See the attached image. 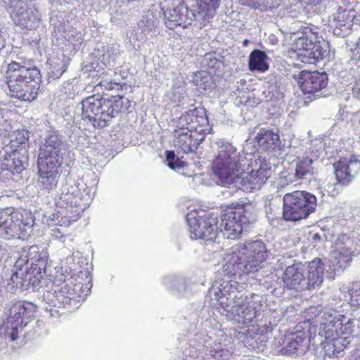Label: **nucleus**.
<instances>
[{"mask_svg":"<svg viewBox=\"0 0 360 360\" xmlns=\"http://www.w3.org/2000/svg\"><path fill=\"white\" fill-rule=\"evenodd\" d=\"M210 131L204 108H195L188 110L176 122L173 131L174 146L186 154L195 153Z\"/></svg>","mask_w":360,"mask_h":360,"instance_id":"obj_1","label":"nucleus"},{"mask_svg":"<svg viewBox=\"0 0 360 360\" xmlns=\"http://www.w3.org/2000/svg\"><path fill=\"white\" fill-rule=\"evenodd\" d=\"M89 290L86 287L83 290L81 283H76L70 278L60 287L56 285L51 291L44 294L42 307L51 316L58 317L65 312V309L72 311L78 308L79 303L85 300Z\"/></svg>","mask_w":360,"mask_h":360,"instance_id":"obj_2","label":"nucleus"},{"mask_svg":"<svg viewBox=\"0 0 360 360\" xmlns=\"http://www.w3.org/2000/svg\"><path fill=\"white\" fill-rule=\"evenodd\" d=\"M6 79L11 97L24 101H32L37 98L41 79L37 68L12 61L8 65Z\"/></svg>","mask_w":360,"mask_h":360,"instance_id":"obj_3","label":"nucleus"},{"mask_svg":"<svg viewBox=\"0 0 360 360\" xmlns=\"http://www.w3.org/2000/svg\"><path fill=\"white\" fill-rule=\"evenodd\" d=\"M127 98L120 96H102L93 95L82 101V116L89 120L94 127L103 128L122 111Z\"/></svg>","mask_w":360,"mask_h":360,"instance_id":"obj_4","label":"nucleus"},{"mask_svg":"<svg viewBox=\"0 0 360 360\" xmlns=\"http://www.w3.org/2000/svg\"><path fill=\"white\" fill-rule=\"evenodd\" d=\"M269 254L266 245L262 240L248 241L238 245L226 265L227 267L232 266L233 271H230V273L233 271L236 274L239 271L247 274L255 273L261 268Z\"/></svg>","mask_w":360,"mask_h":360,"instance_id":"obj_5","label":"nucleus"},{"mask_svg":"<svg viewBox=\"0 0 360 360\" xmlns=\"http://www.w3.org/2000/svg\"><path fill=\"white\" fill-rule=\"evenodd\" d=\"M247 162L245 155L238 152L233 145L228 143L222 144L212 164L218 184L230 188Z\"/></svg>","mask_w":360,"mask_h":360,"instance_id":"obj_6","label":"nucleus"},{"mask_svg":"<svg viewBox=\"0 0 360 360\" xmlns=\"http://www.w3.org/2000/svg\"><path fill=\"white\" fill-rule=\"evenodd\" d=\"M318 38L316 28L311 26H302L296 34L292 49L302 63L315 64L327 56V44H321Z\"/></svg>","mask_w":360,"mask_h":360,"instance_id":"obj_7","label":"nucleus"},{"mask_svg":"<svg viewBox=\"0 0 360 360\" xmlns=\"http://www.w3.org/2000/svg\"><path fill=\"white\" fill-rule=\"evenodd\" d=\"M29 132L26 129H19L11 135L10 146L5 148L6 155L1 163V170H7L12 174H19L27 165L28 159Z\"/></svg>","mask_w":360,"mask_h":360,"instance_id":"obj_8","label":"nucleus"},{"mask_svg":"<svg viewBox=\"0 0 360 360\" xmlns=\"http://www.w3.org/2000/svg\"><path fill=\"white\" fill-rule=\"evenodd\" d=\"M283 202V216L288 221H299L308 217L317 206L316 197L304 191L285 193Z\"/></svg>","mask_w":360,"mask_h":360,"instance_id":"obj_9","label":"nucleus"},{"mask_svg":"<svg viewBox=\"0 0 360 360\" xmlns=\"http://www.w3.org/2000/svg\"><path fill=\"white\" fill-rule=\"evenodd\" d=\"M250 210V207L244 206L224 210L220 223L224 236L231 240L239 238L243 231L255 220V215Z\"/></svg>","mask_w":360,"mask_h":360,"instance_id":"obj_10","label":"nucleus"},{"mask_svg":"<svg viewBox=\"0 0 360 360\" xmlns=\"http://www.w3.org/2000/svg\"><path fill=\"white\" fill-rule=\"evenodd\" d=\"M56 212L51 219L60 226L67 227L80 217L86 209V203L73 200V195L68 194V188H60L54 197Z\"/></svg>","mask_w":360,"mask_h":360,"instance_id":"obj_11","label":"nucleus"},{"mask_svg":"<svg viewBox=\"0 0 360 360\" xmlns=\"http://www.w3.org/2000/svg\"><path fill=\"white\" fill-rule=\"evenodd\" d=\"M324 146V143L319 139L312 141L310 147L305 151L304 155L296 160L294 169L288 174L289 181L294 182L313 178L316 172L315 165L322 155Z\"/></svg>","mask_w":360,"mask_h":360,"instance_id":"obj_12","label":"nucleus"},{"mask_svg":"<svg viewBox=\"0 0 360 360\" xmlns=\"http://www.w3.org/2000/svg\"><path fill=\"white\" fill-rule=\"evenodd\" d=\"M247 171L244 167L231 186L246 192L259 190L271 174V170L266 164H262L255 160L248 164Z\"/></svg>","mask_w":360,"mask_h":360,"instance_id":"obj_13","label":"nucleus"},{"mask_svg":"<svg viewBox=\"0 0 360 360\" xmlns=\"http://www.w3.org/2000/svg\"><path fill=\"white\" fill-rule=\"evenodd\" d=\"M34 224L32 213L27 210L13 212L0 210V236L6 239L21 238L23 232L31 228Z\"/></svg>","mask_w":360,"mask_h":360,"instance_id":"obj_14","label":"nucleus"},{"mask_svg":"<svg viewBox=\"0 0 360 360\" xmlns=\"http://www.w3.org/2000/svg\"><path fill=\"white\" fill-rule=\"evenodd\" d=\"M65 151L62 137L56 131L49 132L41 141L37 164L60 166Z\"/></svg>","mask_w":360,"mask_h":360,"instance_id":"obj_15","label":"nucleus"},{"mask_svg":"<svg viewBox=\"0 0 360 360\" xmlns=\"http://www.w3.org/2000/svg\"><path fill=\"white\" fill-rule=\"evenodd\" d=\"M2 4L10 12L16 25L27 30L37 28L40 24V14L37 9L29 8L22 0H2Z\"/></svg>","mask_w":360,"mask_h":360,"instance_id":"obj_16","label":"nucleus"},{"mask_svg":"<svg viewBox=\"0 0 360 360\" xmlns=\"http://www.w3.org/2000/svg\"><path fill=\"white\" fill-rule=\"evenodd\" d=\"M186 218L192 239L212 240L215 238L218 226L217 217L214 213L199 216L195 211H192Z\"/></svg>","mask_w":360,"mask_h":360,"instance_id":"obj_17","label":"nucleus"},{"mask_svg":"<svg viewBox=\"0 0 360 360\" xmlns=\"http://www.w3.org/2000/svg\"><path fill=\"white\" fill-rule=\"evenodd\" d=\"M238 294L239 296H234V304L231 311H228L230 315L226 316L229 319H235L238 322L242 321L244 324L250 323L259 315L261 304L258 302H250L247 295Z\"/></svg>","mask_w":360,"mask_h":360,"instance_id":"obj_18","label":"nucleus"},{"mask_svg":"<svg viewBox=\"0 0 360 360\" xmlns=\"http://www.w3.org/2000/svg\"><path fill=\"white\" fill-rule=\"evenodd\" d=\"M355 250L356 248L352 239L346 238L345 240H340L338 238L329 259L330 270L334 274L342 271L349 265Z\"/></svg>","mask_w":360,"mask_h":360,"instance_id":"obj_19","label":"nucleus"},{"mask_svg":"<svg viewBox=\"0 0 360 360\" xmlns=\"http://www.w3.org/2000/svg\"><path fill=\"white\" fill-rule=\"evenodd\" d=\"M319 324L318 334L324 337L328 342L334 340L340 334L339 328L341 321L337 319V311L333 309H326L319 313L316 321Z\"/></svg>","mask_w":360,"mask_h":360,"instance_id":"obj_20","label":"nucleus"},{"mask_svg":"<svg viewBox=\"0 0 360 360\" xmlns=\"http://www.w3.org/2000/svg\"><path fill=\"white\" fill-rule=\"evenodd\" d=\"M333 166L337 181L342 185L350 182L360 172V160L355 156L341 159Z\"/></svg>","mask_w":360,"mask_h":360,"instance_id":"obj_21","label":"nucleus"},{"mask_svg":"<svg viewBox=\"0 0 360 360\" xmlns=\"http://www.w3.org/2000/svg\"><path fill=\"white\" fill-rule=\"evenodd\" d=\"M328 75L318 71H302L298 83L304 94H313L324 89L328 84Z\"/></svg>","mask_w":360,"mask_h":360,"instance_id":"obj_22","label":"nucleus"},{"mask_svg":"<svg viewBox=\"0 0 360 360\" xmlns=\"http://www.w3.org/2000/svg\"><path fill=\"white\" fill-rule=\"evenodd\" d=\"M354 16L349 10L338 8L329 18L333 33L340 37H347L351 32Z\"/></svg>","mask_w":360,"mask_h":360,"instance_id":"obj_23","label":"nucleus"},{"mask_svg":"<svg viewBox=\"0 0 360 360\" xmlns=\"http://www.w3.org/2000/svg\"><path fill=\"white\" fill-rule=\"evenodd\" d=\"M304 267L300 263L288 266L283 274L284 286L288 289L305 290Z\"/></svg>","mask_w":360,"mask_h":360,"instance_id":"obj_24","label":"nucleus"},{"mask_svg":"<svg viewBox=\"0 0 360 360\" xmlns=\"http://www.w3.org/2000/svg\"><path fill=\"white\" fill-rule=\"evenodd\" d=\"M37 306L32 302H17L5 312V316L10 319L17 321L23 328L27 324L30 318L34 316Z\"/></svg>","mask_w":360,"mask_h":360,"instance_id":"obj_25","label":"nucleus"},{"mask_svg":"<svg viewBox=\"0 0 360 360\" xmlns=\"http://www.w3.org/2000/svg\"><path fill=\"white\" fill-rule=\"evenodd\" d=\"M236 288L230 281L222 283L215 282L210 288L209 294L212 299L217 300L222 307L229 305V301L233 300L234 296L239 295Z\"/></svg>","mask_w":360,"mask_h":360,"instance_id":"obj_26","label":"nucleus"},{"mask_svg":"<svg viewBox=\"0 0 360 360\" xmlns=\"http://www.w3.org/2000/svg\"><path fill=\"white\" fill-rule=\"evenodd\" d=\"M39 167V183L43 190L49 192L56 188L60 166L38 165Z\"/></svg>","mask_w":360,"mask_h":360,"instance_id":"obj_27","label":"nucleus"},{"mask_svg":"<svg viewBox=\"0 0 360 360\" xmlns=\"http://www.w3.org/2000/svg\"><path fill=\"white\" fill-rule=\"evenodd\" d=\"M68 188V194L73 195V200L82 203H86L88 207L90 201L93 198V187L86 185L83 179H79L77 181L66 182L61 188Z\"/></svg>","mask_w":360,"mask_h":360,"instance_id":"obj_28","label":"nucleus"},{"mask_svg":"<svg viewBox=\"0 0 360 360\" xmlns=\"http://www.w3.org/2000/svg\"><path fill=\"white\" fill-rule=\"evenodd\" d=\"M281 352L284 354L302 353L307 347V340L303 333H295L285 337Z\"/></svg>","mask_w":360,"mask_h":360,"instance_id":"obj_29","label":"nucleus"},{"mask_svg":"<svg viewBox=\"0 0 360 360\" xmlns=\"http://www.w3.org/2000/svg\"><path fill=\"white\" fill-rule=\"evenodd\" d=\"M163 283L167 288L176 290L181 296H187L197 290L198 284L191 281L190 279L176 278L168 276L164 278Z\"/></svg>","mask_w":360,"mask_h":360,"instance_id":"obj_30","label":"nucleus"},{"mask_svg":"<svg viewBox=\"0 0 360 360\" xmlns=\"http://www.w3.org/2000/svg\"><path fill=\"white\" fill-rule=\"evenodd\" d=\"M323 264L319 258L309 263L307 277H305V289L312 290L321 285L323 281Z\"/></svg>","mask_w":360,"mask_h":360,"instance_id":"obj_31","label":"nucleus"},{"mask_svg":"<svg viewBox=\"0 0 360 360\" xmlns=\"http://www.w3.org/2000/svg\"><path fill=\"white\" fill-rule=\"evenodd\" d=\"M179 6L172 8L169 10L162 11L165 15L166 26L170 30H174L177 26H186V18L188 11L183 6L179 11Z\"/></svg>","mask_w":360,"mask_h":360,"instance_id":"obj_32","label":"nucleus"},{"mask_svg":"<svg viewBox=\"0 0 360 360\" xmlns=\"http://www.w3.org/2000/svg\"><path fill=\"white\" fill-rule=\"evenodd\" d=\"M257 142L263 150H274L280 145L279 135L271 129H261L256 136Z\"/></svg>","mask_w":360,"mask_h":360,"instance_id":"obj_33","label":"nucleus"},{"mask_svg":"<svg viewBox=\"0 0 360 360\" xmlns=\"http://www.w3.org/2000/svg\"><path fill=\"white\" fill-rule=\"evenodd\" d=\"M22 329L23 327L17 321H13L6 316L0 325V336L14 341L18 338V333Z\"/></svg>","mask_w":360,"mask_h":360,"instance_id":"obj_34","label":"nucleus"},{"mask_svg":"<svg viewBox=\"0 0 360 360\" xmlns=\"http://www.w3.org/2000/svg\"><path fill=\"white\" fill-rule=\"evenodd\" d=\"M267 59L268 57L264 51L258 49L254 50L249 56L248 66L250 70L266 72L269 68Z\"/></svg>","mask_w":360,"mask_h":360,"instance_id":"obj_35","label":"nucleus"},{"mask_svg":"<svg viewBox=\"0 0 360 360\" xmlns=\"http://www.w3.org/2000/svg\"><path fill=\"white\" fill-rule=\"evenodd\" d=\"M69 63L70 59L65 55H63L62 58L53 60L48 71L49 79H59L66 71Z\"/></svg>","mask_w":360,"mask_h":360,"instance_id":"obj_36","label":"nucleus"},{"mask_svg":"<svg viewBox=\"0 0 360 360\" xmlns=\"http://www.w3.org/2000/svg\"><path fill=\"white\" fill-rule=\"evenodd\" d=\"M283 5V9L280 11L283 17L298 18L304 13L302 4L299 0H287Z\"/></svg>","mask_w":360,"mask_h":360,"instance_id":"obj_37","label":"nucleus"},{"mask_svg":"<svg viewBox=\"0 0 360 360\" xmlns=\"http://www.w3.org/2000/svg\"><path fill=\"white\" fill-rule=\"evenodd\" d=\"M41 272H37L35 268L24 266V290H27L37 287L41 278Z\"/></svg>","mask_w":360,"mask_h":360,"instance_id":"obj_38","label":"nucleus"},{"mask_svg":"<svg viewBox=\"0 0 360 360\" xmlns=\"http://www.w3.org/2000/svg\"><path fill=\"white\" fill-rule=\"evenodd\" d=\"M39 250L40 248L38 245H32L28 250H22L15 261V267L22 269L25 266H28L32 260L39 254Z\"/></svg>","mask_w":360,"mask_h":360,"instance_id":"obj_39","label":"nucleus"},{"mask_svg":"<svg viewBox=\"0 0 360 360\" xmlns=\"http://www.w3.org/2000/svg\"><path fill=\"white\" fill-rule=\"evenodd\" d=\"M221 0H198L200 11L198 15L204 13L205 15H213L219 6Z\"/></svg>","mask_w":360,"mask_h":360,"instance_id":"obj_40","label":"nucleus"},{"mask_svg":"<svg viewBox=\"0 0 360 360\" xmlns=\"http://www.w3.org/2000/svg\"><path fill=\"white\" fill-rule=\"evenodd\" d=\"M48 257L46 250H40L39 254L30 263V267L35 268L37 272L44 271L47 265Z\"/></svg>","mask_w":360,"mask_h":360,"instance_id":"obj_41","label":"nucleus"},{"mask_svg":"<svg viewBox=\"0 0 360 360\" xmlns=\"http://www.w3.org/2000/svg\"><path fill=\"white\" fill-rule=\"evenodd\" d=\"M351 336L338 335L334 340L328 341V345L333 348V352L339 353L342 351L350 342Z\"/></svg>","mask_w":360,"mask_h":360,"instance_id":"obj_42","label":"nucleus"},{"mask_svg":"<svg viewBox=\"0 0 360 360\" xmlns=\"http://www.w3.org/2000/svg\"><path fill=\"white\" fill-rule=\"evenodd\" d=\"M193 82L199 89L203 90L210 89L212 84L211 77L205 72H200L195 74Z\"/></svg>","mask_w":360,"mask_h":360,"instance_id":"obj_43","label":"nucleus"},{"mask_svg":"<svg viewBox=\"0 0 360 360\" xmlns=\"http://www.w3.org/2000/svg\"><path fill=\"white\" fill-rule=\"evenodd\" d=\"M166 161L167 162V166L174 170L179 169L186 165V163L184 161L176 158L174 151L167 152Z\"/></svg>","mask_w":360,"mask_h":360,"instance_id":"obj_44","label":"nucleus"},{"mask_svg":"<svg viewBox=\"0 0 360 360\" xmlns=\"http://www.w3.org/2000/svg\"><path fill=\"white\" fill-rule=\"evenodd\" d=\"M13 274L11 278V281L13 284L15 285V288L24 290V283H23V276H24V268H16L15 264L13 266Z\"/></svg>","mask_w":360,"mask_h":360,"instance_id":"obj_45","label":"nucleus"},{"mask_svg":"<svg viewBox=\"0 0 360 360\" xmlns=\"http://www.w3.org/2000/svg\"><path fill=\"white\" fill-rule=\"evenodd\" d=\"M239 3L243 6H248L251 8L266 10L268 4L266 0H238Z\"/></svg>","mask_w":360,"mask_h":360,"instance_id":"obj_46","label":"nucleus"},{"mask_svg":"<svg viewBox=\"0 0 360 360\" xmlns=\"http://www.w3.org/2000/svg\"><path fill=\"white\" fill-rule=\"evenodd\" d=\"M354 325L352 319H349L345 324L341 322V326L339 328L340 334L344 336H350L354 330Z\"/></svg>","mask_w":360,"mask_h":360,"instance_id":"obj_47","label":"nucleus"},{"mask_svg":"<svg viewBox=\"0 0 360 360\" xmlns=\"http://www.w3.org/2000/svg\"><path fill=\"white\" fill-rule=\"evenodd\" d=\"M61 228L54 227L51 229V236L55 239L62 240L63 243H65L66 238V233L64 229V226H60Z\"/></svg>","mask_w":360,"mask_h":360,"instance_id":"obj_48","label":"nucleus"},{"mask_svg":"<svg viewBox=\"0 0 360 360\" xmlns=\"http://www.w3.org/2000/svg\"><path fill=\"white\" fill-rule=\"evenodd\" d=\"M179 6L174 0H160V7L161 11L169 10L172 8Z\"/></svg>","mask_w":360,"mask_h":360,"instance_id":"obj_49","label":"nucleus"},{"mask_svg":"<svg viewBox=\"0 0 360 360\" xmlns=\"http://www.w3.org/2000/svg\"><path fill=\"white\" fill-rule=\"evenodd\" d=\"M350 291L352 297L354 298L355 301L360 305V282L354 283Z\"/></svg>","mask_w":360,"mask_h":360,"instance_id":"obj_50","label":"nucleus"},{"mask_svg":"<svg viewBox=\"0 0 360 360\" xmlns=\"http://www.w3.org/2000/svg\"><path fill=\"white\" fill-rule=\"evenodd\" d=\"M63 89H64V94H66V97L68 98H72L75 96V86L72 83L65 82L63 84Z\"/></svg>","mask_w":360,"mask_h":360,"instance_id":"obj_51","label":"nucleus"},{"mask_svg":"<svg viewBox=\"0 0 360 360\" xmlns=\"http://www.w3.org/2000/svg\"><path fill=\"white\" fill-rule=\"evenodd\" d=\"M352 94L355 99L360 101V79L355 80L353 83Z\"/></svg>","mask_w":360,"mask_h":360,"instance_id":"obj_52","label":"nucleus"},{"mask_svg":"<svg viewBox=\"0 0 360 360\" xmlns=\"http://www.w3.org/2000/svg\"><path fill=\"white\" fill-rule=\"evenodd\" d=\"M351 124L354 129L357 131L360 130V112H357L352 115Z\"/></svg>","mask_w":360,"mask_h":360,"instance_id":"obj_53","label":"nucleus"},{"mask_svg":"<svg viewBox=\"0 0 360 360\" xmlns=\"http://www.w3.org/2000/svg\"><path fill=\"white\" fill-rule=\"evenodd\" d=\"M349 11L352 12V15L354 16L353 24L360 25V9L357 11L352 9Z\"/></svg>","mask_w":360,"mask_h":360,"instance_id":"obj_54","label":"nucleus"},{"mask_svg":"<svg viewBox=\"0 0 360 360\" xmlns=\"http://www.w3.org/2000/svg\"><path fill=\"white\" fill-rule=\"evenodd\" d=\"M286 1L287 0H272L271 6H269L268 5L267 9L269 8H277V7H278L281 4V3L283 1H284V3H285Z\"/></svg>","mask_w":360,"mask_h":360,"instance_id":"obj_55","label":"nucleus"},{"mask_svg":"<svg viewBox=\"0 0 360 360\" xmlns=\"http://www.w3.org/2000/svg\"><path fill=\"white\" fill-rule=\"evenodd\" d=\"M98 84L101 86H104L105 89H112L113 88L112 82L108 83L107 82L101 81Z\"/></svg>","mask_w":360,"mask_h":360,"instance_id":"obj_56","label":"nucleus"},{"mask_svg":"<svg viewBox=\"0 0 360 360\" xmlns=\"http://www.w3.org/2000/svg\"><path fill=\"white\" fill-rule=\"evenodd\" d=\"M197 18V15L195 13H193L192 11H188V16L186 18V20L188 19L190 21H192ZM186 24H190V22H187Z\"/></svg>","mask_w":360,"mask_h":360,"instance_id":"obj_57","label":"nucleus"},{"mask_svg":"<svg viewBox=\"0 0 360 360\" xmlns=\"http://www.w3.org/2000/svg\"><path fill=\"white\" fill-rule=\"evenodd\" d=\"M213 352V350H211L210 351V354L212 356H213L215 359H219V357H221L222 356V354H221V352H217V351H215L214 353H212Z\"/></svg>","mask_w":360,"mask_h":360,"instance_id":"obj_58","label":"nucleus"},{"mask_svg":"<svg viewBox=\"0 0 360 360\" xmlns=\"http://www.w3.org/2000/svg\"><path fill=\"white\" fill-rule=\"evenodd\" d=\"M312 240L314 243H317L319 241H320L321 240V236H319V233H313L312 235Z\"/></svg>","mask_w":360,"mask_h":360,"instance_id":"obj_59","label":"nucleus"},{"mask_svg":"<svg viewBox=\"0 0 360 360\" xmlns=\"http://www.w3.org/2000/svg\"><path fill=\"white\" fill-rule=\"evenodd\" d=\"M323 0H310V2L313 5H317L322 3Z\"/></svg>","mask_w":360,"mask_h":360,"instance_id":"obj_60","label":"nucleus"},{"mask_svg":"<svg viewBox=\"0 0 360 360\" xmlns=\"http://www.w3.org/2000/svg\"><path fill=\"white\" fill-rule=\"evenodd\" d=\"M329 194H331L332 195H335L338 193V191H335V189H334L333 191H328Z\"/></svg>","mask_w":360,"mask_h":360,"instance_id":"obj_61","label":"nucleus"},{"mask_svg":"<svg viewBox=\"0 0 360 360\" xmlns=\"http://www.w3.org/2000/svg\"><path fill=\"white\" fill-rule=\"evenodd\" d=\"M72 258L71 257H67V258H66L67 263H69V261H70V260H72Z\"/></svg>","mask_w":360,"mask_h":360,"instance_id":"obj_62","label":"nucleus"},{"mask_svg":"<svg viewBox=\"0 0 360 360\" xmlns=\"http://www.w3.org/2000/svg\"><path fill=\"white\" fill-rule=\"evenodd\" d=\"M66 236H66V238H70V240H72V238H70V235L66 234Z\"/></svg>","mask_w":360,"mask_h":360,"instance_id":"obj_63","label":"nucleus"},{"mask_svg":"<svg viewBox=\"0 0 360 360\" xmlns=\"http://www.w3.org/2000/svg\"><path fill=\"white\" fill-rule=\"evenodd\" d=\"M177 4H179L180 5V1L179 0H174Z\"/></svg>","mask_w":360,"mask_h":360,"instance_id":"obj_64","label":"nucleus"}]
</instances>
